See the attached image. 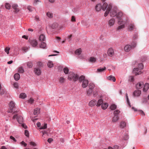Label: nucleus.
Instances as JSON below:
<instances>
[{"label": "nucleus", "mask_w": 149, "mask_h": 149, "mask_svg": "<svg viewBox=\"0 0 149 149\" xmlns=\"http://www.w3.org/2000/svg\"><path fill=\"white\" fill-rule=\"evenodd\" d=\"M79 76L77 74H75L73 72H70L69 73L68 79L70 80H73L75 81L78 79Z\"/></svg>", "instance_id": "f257e3e1"}, {"label": "nucleus", "mask_w": 149, "mask_h": 149, "mask_svg": "<svg viewBox=\"0 0 149 149\" xmlns=\"http://www.w3.org/2000/svg\"><path fill=\"white\" fill-rule=\"evenodd\" d=\"M136 42H132L131 45H127L124 47V50L126 52H129L130 50L134 49L136 46Z\"/></svg>", "instance_id": "f03ea898"}, {"label": "nucleus", "mask_w": 149, "mask_h": 149, "mask_svg": "<svg viewBox=\"0 0 149 149\" xmlns=\"http://www.w3.org/2000/svg\"><path fill=\"white\" fill-rule=\"evenodd\" d=\"M138 68H135L133 69V72L136 75L140 74L141 73V70L143 69V66L142 63L139 64L138 65Z\"/></svg>", "instance_id": "7ed1b4c3"}, {"label": "nucleus", "mask_w": 149, "mask_h": 149, "mask_svg": "<svg viewBox=\"0 0 149 149\" xmlns=\"http://www.w3.org/2000/svg\"><path fill=\"white\" fill-rule=\"evenodd\" d=\"M9 105L10 109L8 111V112L13 113H15L17 112V111H15L13 110L15 105L14 103L13 102L11 101Z\"/></svg>", "instance_id": "20e7f679"}, {"label": "nucleus", "mask_w": 149, "mask_h": 149, "mask_svg": "<svg viewBox=\"0 0 149 149\" xmlns=\"http://www.w3.org/2000/svg\"><path fill=\"white\" fill-rule=\"evenodd\" d=\"M17 119V121L19 124L22 123L23 121V118L21 116H18L17 114H15L13 117L12 119L13 120Z\"/></svg>", "instance_id": "39448f33"}, {"label": "nucleus", "mask_w": 149, "mask_h": 149, "mask_svg": "<svg viewBox=\"0 0 149 149\" xmlns=\"http://www.w3.org/2000/svg\"><path fill=\"white\" fill-rule=\"evenodd\" d=\"M29 42L31 45L33 47H36L37 46L38 43L36 39H29Z\"/></svg>", "instance_id": "423d86ee"}, {"label": "nucleus", "mask_w": 149, "mask_h": 149, "mask_svg": "<svg viewBox=\"0 0 149 149\" xmlns=\"http://www.w3.org/2000/svg\"><path fill=\"white\" fill-rule=\"evenodd\" d=\"M126 23L125 22L123 21H118V23L119 25H121L118 26L117 28V30H119L125 28V25Z\"/></svg>", "instance_id": "0eeeda50"}, {"label": "nucleus", "mask_w": 149, "mask_h": 149, "mask_svg": "<svg viewBox=\"0 0 149 149\" xmlns=\"http://www.w3.org/2000/svg\"><path fill=\"white\" fill-rule=\"evenodd\" d=\"M117 8L116 7H114L111 9L110 13V15L112 17H113L116 15Z\"/></svg>", "instance_id": "6e6552de"}, {"label": "nucleus", "mask_w": 149, "mask_h": 149, "mask_svg": "<svg viewBox=\"0 0 149 149\" xmlns=\"http://www.w3.org/2000/svg\"><path fill=\"white\" fill-rule=\"evenodd\" d=\"M112 8V6L111 4H109L108 5V7L107 9V10L104 13V16L105 17H106L108 15L109 13V12L110 11L111 9Z\"/></svg>", "instance_id": "1a4fd4ad"}, {"label": "nucleus", "mask_w": 149, "mask_h": 149, "mask_svg": "<svg viewBox=\"0 0 149 149\" xmlns=\"http://www.w3.org/2000/svg\"><path fill=\"white\" fill-rule=\"evenodd\" d=\"M107 53L109 56H112L114 55V51L113 49L112 48H109L108 50Z\"/></svg>", "instance_id": "9d476101"}, {"label": "nucleus", "mask_w": 149, "mask_h": 149, "mask_svg": "<svg viewBox=\"0 0 149 149\" xmlns=\"http://www.w3.org/2000/svg\"><path fill=\"white\" fill-rule=\"evenodd\" d=\"M97 104V101L96 100L93 99L92 100H91L89 103V105L91 107H92L95 105L96 104Z\"/></svg>", "instance_id": "9b49d317"}, {"label": "nucleus", "mask_w": 149, "mask_h": 149, "mask_svg": "<svg viewBox=\"0 0 149 149\" xmlns=\"http://www.w3.org/2000/svg\"><path fill=\"white\" fill-rule=\"evenodd\" d=\"M34 72L35 74L38 75H40L41 74V70L39 68H35L34 70Z\"/></svg>", "instance_id": "f8f14e48"}, {"label": "nucleus", "mask_w": 149, "mask_h": 149, "mask_svg": "<svg viewBox=\"0 0 149 149\" xmlns=\"http://www.w3.org/2000/svg\"><path fill=\"white\" fill-rule=\"evenodd\" d=\"M141 94V91L140 90H137L135 91L133 93L134 96L135 97L139 96Z\"/></svg>", "instance_id": "ddd939ff"}, {"label": "nucleus", "mask_w": 149, "mask_h": 149, "mask_svg": "<svg viewBox=\"0 0 149 149\" xmlns=\"http://www.w3.org/2000/svg\"><path fill=\"white\" fill-rule=\"evenodd\" d=\"M123 13L121 12H119L117 14L116 13V17L118 19V21H122L121 20V17L123 15Z\"/></svg>", "instance_id": "4468645a"}, {"label": "nucleus", "mask_w": 149, "mask_h": 149, "mask_svg": "<svg viewBox=\"0 0 149 149\" xmlns=\"http://www.w3.org/2000/svg\"><path fill=\"white\" fill-rule=\"evenodd\" d=\"M88 81L87 80H84L82 84V87L83 88H86L88 86Z\"/></svg>", "instance_id": "2eb2a0df"}, {"label": "nucleus", "mask_w": 149, "mask_h": 149, "mask_svg": "<svg viewBox=\"0 0 149 149\" xmlns=\"http://www.w3.org/2000/svg\"><path fill=\"white\" fill-rule=\"evenodd\" d=\"M95 9L96 11H99L102 9V5L101 4H97L95 7Z\"/></svg>", "instance_id": "dca6fc26"}, {"label": "nucleus", "mask_w": 149, "mask_h": 149, "mask_svg": "<svg viewBox=\"0 0 149 149\" xmlns=\"http://www.w3.org/2000/svg\"><path fill=\"white\" fill-rule=\"evenodd\" d=\"M132 109L134 110L135 111H138L139 112V113H140L142 116H145V114L144 113L142 110H137L134 107H132Z\"/></svg>", "instance_id": "f3484780"}, {"label": "nucleus", "mask_w": 149, "mask_h": 149, "mask_svg": "<svg viewBox=\"0 0 149 149\" xmlns=\"http://www.w3.org/2000/svg\"><path fill=\"white\" fill-rule=\"evenodd\" d=\"M107 79L108 80L112 81L113 82L115 81L116 80L115 77L112 75H110L107 77Z\"/></svg>", "instance_id": "a211bd4d"}, {"label": "nucleus", "mask_w": 149, "mask_h": 149, "mask_svg": "<svg viewBox=\"0 0 149 149\" xmlns=\"http://www.w3.org/2000/svg\"><path fill=\"white\" fill-rule=\"evenodd\" d=\"M106 70V68L104 67L103 68L100 67L97 70V72H102Z\"/></svg>", "instance_id": "6ab92c4d"}, {"label": "nucleus", "mask_w": 149, "mask_h": 149, "mask_svg": "<svg viewBox=\"0 0 149 149\" xmlns=\"http://www.w3.org/2000/svg\"><path fill=\"white\" fill-rule=\"evenodd\" d=\"M115 22V19L113 18H112L109 21V24L110 26H112L114 25Z\"/></svg>", "instance_id": "aec40b11"}, {"label": "nucleus", "mask_w": 149, "mask_h": 149, "mask_svg": "<svg viewBox=\"0 0 149 149\" xmlns=\"http://www.w3.org/2000/svg\"><path fill=\"white\" fill-rule=\"evenodd\" d=\"M149 88V84L148 83L145 84L143 89V91L144 92L146 91Z\"/></svg>", "instance_id": "412c9836"}, {"label": "nucleus", "mask_w": 149, "mask_h": 149, "mask_svg": "<svg viewBox=\"0 0 149 149\" xmlns=\"http://www.w3.org/2000/svg\"><path fill=\"white\" fill-rule=\"evenodd\" d=\"M14 77L16 81L18 80L20 78V75L18 73H16L14 75Z\"/></svg>", "instance_id": "4be33fe9"}, {"label": "nucleus", "mask_w": 149, "mask_h": 149, "mask_svg": "<svg viewBox=\"0 0 149 149\" xmlns=\"http://www.w3.org/2000/svg\"><path fill=\"white\" fill-rule=\"evenodd\" d=\"M103 102V100L102 99L99 100L97 101V103L96 104V106L97 107H99L102 104Z\"/></svg>", "instance_id": "5701e85b"}, {"label": "nucleus", "mask_w": 149, "mask_h": 149, "mask_svg": "<svg viewBox=\"0 0 149 149\" xmlns=\"http://www.w3.org/2000/svg\"><path fill=\"white\" fill-rule=\"evenodd\" d=\"M108 4L106 3H104L103 6H102V8L103 11H105L106 9L108 7Z\"/></svg>", "instance_id": "b1692460"}, {"label": "nucleus", "mask_w": 149, "mask_h": 149, "mask_svg": "<svg viewBox=\"0 0 149 149\" xmlns=\"http://www.w3.org/2000/svg\"><path fill=\"white\" fill-rule=\"evenodd\" d=\"M39 40L40 41H43L45 40V35L43 34H41L39 36Z\"/></svg>", "instance_id": "393cba45"}, {"label": "nucleus", "mask_w": 149, "mask_h": 149, "mask_svg": "<svg viewBox=\"0 0 149 149\" xmlns=\"http://www.w3.org/2000/svg\"><path fill=\"white\" fill-rule=\"evenodd\" d=\"M40 109L37 108L34 109L33 113L34 115H37L40 113Z\"/></svg>", "instance_id": "a878e982"}, {"label": "nucleus", "mask_w": 149, "mask_h": 149, "mask_svg": "<svg viewBox=\"0 0 149 149\" xmlns=\"http://www.w3.org/2000/svg\"><path fill=\"white\" fill-rule=\"evenodd\" d=\"M47 65L49 68H51L53 66L54 64L52 61H49L47 63Z\"/></svg>", "instance_id": "bb28decb"}, {"label": "nucleus", "mask_w": 149, "mask_h": 149, "mask_svg": "<svg viewBox=\"0 0 149 149\" xmlns=\"http://www.w3.org/2000/svg\"><path fill=\"white\" fill-rule=\"evenodd\" d=\"M108 105V103H105L102 104L101 107L103 109H105L107 108Z\"/></svg>", "instance_id": "cd10ccee"}, {"label": "nucleus", "mask_w": 149, "mask_h": 149, "mask_svg": "<svg viewBox=\"0 0 149 149\" xmlns=\"http://www.w3.org/2000/svg\"><path fill=\"white\" fill-rule=\"evenodd\" d=\"M40 47L43 49H45L46 47V45L45 42H42L40 45Z\"/></svg>", "instance_id": "c85d7f7f"}, {"label": "nucleus", "mask_w": 149, "mask_h": 149, "mask_svg": "<svg viewBox=\"0 0 149 149\" xmlns=\"http://www.w3.org/2000/svg\"><path fill=\"white\" fill-rule=\"evenodd\" d=\"M135 26L134 24H131L129 25L128 26V31H131L134 29Z\"/></svg>", "instance_id": "c756f323"}, {"label": "nucleus", "mask_w": 149, "mask_h": 149, "mask_svg": "<svg viewBox=\"0 0 149 149\" xmlns=\"http://www.w3.org/2000/svg\"><path fill=\"white\" fill-rule=\"evenodd\" d=\"M142 83H139L137 84L136 85V87L138 89H141L142 87V86L143 85Z\"/></svg>", "instance_id": "7c9ffc66"}, {"label": "nucleus", "mask_w": 149, "mask_h": 149, "mask_svg": "<svg viewBox=\"0 0 149 149\" xmlns=\"http://www.w3.org/2000/svg\"><path fill=\"white\" fill-rule=\"evenodd\" d=\"M81 48H79L77 49L75 51V53L77 55H79L81 54Z\"/></svg>", "instance_id": "2f4dec72"}, {"label": "nucleus", "mask_w": 149, "mask_h": 149, "mask_svg": "<svg viewBox=\"0 0 149 149\" xmlns=\"http://www.w3.org/2000/svg\"><path fill=\"white\" fill-rule=\"evenodd\" d=\"M118 119L119 117L118 116H114L112 119V121L114 122H116L118 120Z\"/></svg>", "instance_id": "473e14b6"}, {"label": "nucleus", "mask_w": 149, "mask_h": 149, "mask_svg": "<svg viewBox=\"0 0 149 149\" xmlns=\"http://www.w3.org/2000/svg\"><path fill=\"white\" fill-rule=\"evenodd\" d=\"M88 87L89 89L93 90L95 87V85L93 83H90L88 85Z\"/></svg>", "instance_id": "72a5a7b5"}, {"label": "nucleus", "mask_w": 149, "mask_h": 149, "mask_svg": "<svg viewBox=\"0 0 149 149\" xmlns=\"http://www.w3.org/2000/svg\"><path fill=\"white\" fill-rule=\"evenodd\" d=\"M64 73L66 74H68V73L69 69L67 67H65L63 69Z\"/></svg>", "instance_id": "f704fd0d"}, {"label": "nucleus", "mask_w": 149, "mask_h": 149, "mask_svg": "<svg viewBox=\"0 0 149 149\" xmlns=\"http://www.w3.org/2000/svg\"><path fill=\"white\" fill-rule=\"evenodd\" d=\"M26 97V95L25 93H22L19 95V97L21 98L24 99Z\"/></svg>", "instance_id": "c9c22d12"}, {"label": "nucleus", "mask_w": 149, "mask_h": 149, "mask_svg": "<svg viewBox=\"0 0 149 149\" xmlns=\"http://www.w3.org/2000/svg\"><path fill=\"white\" fill-rule=\"evenodd\" d=\"M117 108V106L115 104H113L111 105L110 108L111 110H114Z\"/></svg>", "instance_id": "e433bc0d"}, {"label": "nucleus", "mask_w": 149, "mask_h": 149, "mask_svg": "<svg viewBox=\"0 0 149 149\" xmlns=\"http://www.w3.org/2000/svg\"><path fill=\"white\" fill-rule=\"evenodd\" d=\"M96 61V59L94 57H90L89 59V61L92 63H94Z\"/></svg>", "instance_id": "4c0bfd02"}, {"label": "nucleus", "mask_w": 149, "mask_h": 149, "mask_svg": "<svg viewBox=\"0 0 149 149\" xmlns=\"http://www.w3.org/2000/svg\"><path fill=\"white\" fill-rule=\"evenodd\" d=\"M126 126V123L125 122H121L120 123V127L123 128Z\"/></svg>", "instance_id": "58836bf2"}, {"label": "nucleus", "mask_w": 149, "mask_h": 149, "mask_svg": "<svg viewBox=\"0 0 149 149\" xmlns=\"http://www.w3.org/2000/svg\"><path fill=\"white\" fill-rule=\"evenodd\" d=\"M24 70L22 67H20L18 68V72L20 73H23L24 72Z\"/></svg>", "instance_id": "ea45409f"}, {"label": "nucleus", "mask_w": 149, "mask_h": 149, "mask_svg": "<svg viewBox=\"0 0 149 149\" xmlns=\"http://www.w3.org/2000/svg\"><path fill=\"white\" fill-rule=\"evenodd\" d=\"M120 113V111L118 110H116L114 111L113 112V114L114 116H118Z\"/></svg>", "instance_id": "a19ab883"}, {"label": "nucleus", "mask_w": 149, "mask_h": 149, "mask_svg": "<svg viewBox=\"0 0 149 149\" xmlns=\"http://www.w3.org/2000/svg\"><path fill=\"white\" fill-rule=\"evenodd\" d=\"M27 65L29 68H32L33 66L32 63L31 62H28L27 63Z\"/></svg>", "instance_id": "79ce46f5"}, {"label": "nucleus", "mask_w": 149, "mask_h": 149, "mask_svg": "<svg viewBox=\"0 0 149 149\" xmlns=\"http://www.w3.org/2000/svg\"><path fill=\"white\" fill-rule=\"evenodd\" d=\"M65 80V79L62 77H61L59 79V81L61 83H63Z\"/></svg>", "instance_id": "37998d69"}, {"label": "nucleus", "mask_w": 149, "mask_h": 149, "mask_svg": "<svg viewBox=\"0 0 149 149\" xmlns=\"http://www.w3.org/2000/svg\"><path fill=\"white\" fill-rule=\"evenodd\" d=\"M11 6L10 4L8 3H6L5 5V8L6 9L9 10L10 9Z\"/></svg>", "instance_id": "c03bdc74"}, {"label": "nucleus", "mask_w": 149, "mask_h": 149, "mask_svg": "<svg viewBox=\"0 0 149 149\" xmlns=\"http://www.w3.org/2000/svg\"><path fill=\"white\" fill-rule=\"evenodd\" d=\"M85 79V77L83 75L81 76L79 78V77L78 79H79L80 82H82Z\"/></svg>", "instance_id": "a18cd8bd"}, {"label": "nucleus", "mask_w": 149, "mask_h": 149, "mask_svg": "<svg viewBox=\"0 0 149 149\" xmlns=\"http://www.w3.org/2000/svg\"><path fill=\"white\" fill-rule=\"evenodd\" d=\"M93 92V91L92 89H89L88 90L87 92V94L88 96L92 94Z\"/></svg>", "instance_id": "49530a36"}, {"label": "nucleus", "mask_w": 149, "mask_h": 149, "mask_svg": "<svg viewBox=\"0 0 149 149\" xmlns=\"http://www.w3.org/2000/svg\"><path fill=\"white\" fill-rule=\"evenodd\" d=\"M126 97L127 98V104H128V105L130 106V107H131V104L129 100L127 94V93H126Z\"/></svg>", "instance_id": "de8ad7c7"}, {"label": "nucleus", "mask_w": 149, "mask_h": 149, "mask_svg": "<svg viewBox=\"0 0 149 149\" xmlns=\"http://www.w3.org/2000/svg\"><path fill=\"white\" fill-rule=\"evenodd\" d=\"M47 16L49 18H52L53 17V14L50 12H48L47 13Z\"/></svg>", "instance_id": "09e8293b"}, {"label": "nucleus", "mask_w": 149, "mask_h": 149, "mask_svg": "<svg viewBox=\"0 0 149 149\" xmlns=\"http://www.w3.org/2000/svg\"><path fill=\"white\" fill-rule=\"evenodd\" d=\"M93 96L94 97H96L98 95V91H96L95 90L93 92Z\"/></svg>", "instance_id": "8fccbe9b"}, {"label": "nucleus", "mask_w": 149, "mask_h": 149, "mask_svg": "<svg viewBox=\"0 0 149 149\" xmlns=\"http://www.w3.org/2000/svg\"><path fill=\"white\" fill-rule=\"evenodd\" d=\"M37 65L38 66L40 67H42L43 66V63L41 62H38L37 63Z\"/></svg>", "instance_id": "3c124183"}, {"label": "nucleus", "mask_w": 149, "mask_h": 149, "mask_svg": "<svg viewBox=\"0 0 149 149\" xmlns=\"http://www.w3.org/2000/svg\"><path fill=\"white\" fill-rule=\"evenodd\" d=\"M10 49V48L8 47H6L5 49V52L7 53V54H8L9 53V51Z\"/></svg>", "instance_id": "603ef678"}, {"label": "nucleus", "mask_w": 149, "mask_h": 149, "mask_svg": "<svg viewBox=\"0 0 149 149\" xmlns=\"http://www.w3.org/2000/svg\"><path fill=\"white\" fill-rule=\"evenodd\" d=\"M134 78L133 76H130L129 77V81L130 82H133L134 81Z\"/></svg>", "instance_id": "864d4df0"}, {"label": "nucleus", "mask_w": 149, "mask_h": 149, "mask_svg": "<svg viewBox=\"0 0 149 149\" xmlns=\"http://www.w3.org/2000/svg\"><path fill=\"white\" fill-rule=\"evenodd\" d=\"M47 124H45L43 126H42L40 128V129H45L47 128Z\"/></svg>", "instance_id": "5fc2aeb1"}, {"label": "nucleus", "mask_w": 149, "mask_h": 149, "mask_svg": "<svg viewBox=\"0 0 149 149\" xmlns=\"http://www.w3.org/2000/svg\"><path fill=\"white\" fill-rule=\"evenodd\" d=\"M129 139V136L127 134L125 135L123 137V139L125 140H127Z\"/></svg>", "instance_id": "6e6d98bb"}, {"label": "nucleus", "mask_w": 149, "mask_h": 149, "mask_svg": "<svg viewBox=\"0 0 149 149\" xmlns=\"http://www.w3.org/2000/svg\"><path fill=\"white\" fill-rule=\"evenodd\" d=\"M24 134L25 136H26L27 137H28L29 136V132L27 130H25Z\"/></svg>", "instance_id": "4d7b16f0"}, {"label": "nucleus", "mask_w": 149, "mask_h": 149, "mask_svg": "<svg viewBox=\"0 0 149 149\" xmlns=\"http://www.w3.org/2000/svg\"><path fill=\"white\" fill-rule=\"evenodd\" d=\"M13 86L14 88H16V89H18V85L17 83L15 82L13 84Z\"/></svg>", "instance_id": "13d9d810"}, {"label": "nucleus", "mask_w": 149, "mask_h": 149, "mask_svg": "<svg viewBox=\"0 0 149 149\" xmlns=\"http://www.w3.org/2000/svg\"><path fill=\"white\" fill-rule=\"evenodd\" d=\"M12 7L13 8L15 9L17 8V7H18V6L17 4H15L12 5Z\"/></svg>", "instance_id": "bf43d9fd"}, {"label": "nucleus", "mask_w": 149, "mask_h": 149, "mask_svg": "<svg viewBox=\"0 0 149 149\" xmlns=\"http://www.w3.org/2000/svg\"><path fill=\"white\" fill-rule=\"evenodd\" d=\"M138 38V35L137 33L134 34L133 36V40H135Z\"/></svg>", "instance_id": "052dcab7"}, {"label": "nucleus", "mask_w": 149, "mask_h": 149, "mask_svg": "<svg viewBox=\"0 0 149 149\" xmlns=\"http://www.w3.org/2000/svg\"><path fill=\"white\" fill-rule=\"evenodd\" d=\"M5 92V91L4 89L1 90L0 92V94L1 95L4 94Z\"/></svg>", "instance_id": "680f3d73"}, {"label": "nucleus", "mask_w": 149, "mask_h": 149, "mask_svg": "<svg viewBox=\"0 0 149 149\" xmlns=\"http://www.w3.org/2000/svg\"><path fill=\"white\" fill-rule=\"evenodd\" d=\"M34 101L33 100L32 98H30V99L29 100L28 102L29 103L31 104H32Z\"/></svg>", "instance_id": "e2e57ef3"}, {"label": "nucleus", "mask_w": 149, "mask_h": 149, "mask_svg": "<svg viewBox=\"0 0 149 149\" xmlns=\"http://www.w3.org/2000/svg\"><path fill=\"white\" fill-rule=\"evenodd\" d=\"M27 9L28 10H29L31 12L32 11V7L31 6H28L27 7Z\"/></svg>", "instance_id": "0e129e2a"}, {"label": "nucleus", "mask_w": 149, "mask_h": 149, "mask_svg": "<svg viewBox=\"0 0 149 149\" xmlns=\"http://www.w3.org/2000/svg\"><path fill=\"white\" fill-rule=\"evenodd\" d=\"M10 139H11L13 140L14 142H16L17 141V140L15 139L12 136H10Z\"/></svg>", "instance_id": "69168bd1"}, {"label": "nucleus", "mask_w": 149, "mask_h": 149, "mask_svg": "<svg viewBox=\"0 0 149 149\" xmlns=\"http://www.w3.org/2000/svg\"><path fill=\"white\" fill-rule=\"evenodd\" d=\"M40 1L39 0H34V2L33 3L34 5H36L38 2H40Z\"/></svg>", "instance_id": "338daca9"}, {"label": "nucleus", "mask_w": 149, "mask_h": 149, "mask_svg": "<svg viewBox=\"0 0 149 149\" xmlns=\"http://www.w3.org/2000/svg\"><path fill=\"white\" fill-rule=\"evenodd\" d=\"M53 141V139L51 138H49L47 140V141L49 143H50Z\"/></svg>", "instance_id": "774afa93"}]
</instances>
